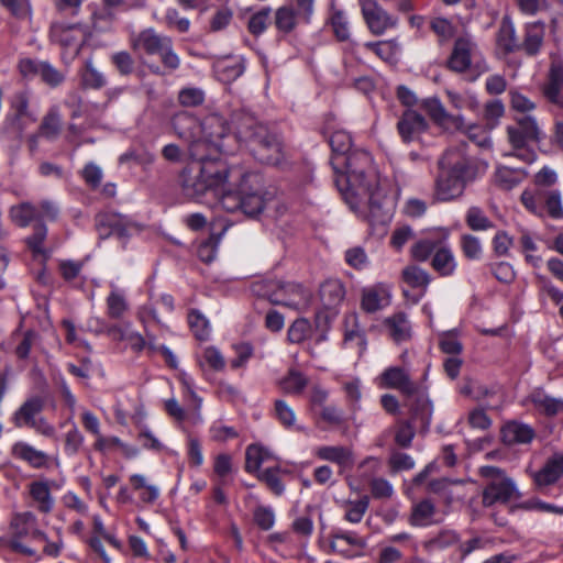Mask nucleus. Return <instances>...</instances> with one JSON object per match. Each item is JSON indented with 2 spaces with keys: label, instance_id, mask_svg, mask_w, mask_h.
<instances>
[{
  "label": "nucleus",
  "instance_id": "obj_29",
  "mask_svg": "<svg viewBox=\"0 0 563 563\" xmlns=\"http://www.w3.org/2000/svg\"><path fill=\"white\" fill-rule=\"evenodd\" d=\"M213 192L220 196V203L224 210L229 212L241 210L240 180L236 179V176L229 177L225 185Z\"/></svg>",
  "mask_w": 563,
  "mask_h": 563
},
{
  "label": "nucleus",
  "instance_id": "obj_43",
  "mask_svg": "<svg viewBox=\"0 0 563 563\" xmlns=\"http://www.w3.org/2000/svg\"><path fill=\"white\" fill-rule=\"evenodd\" d=\"M532 404L547 416H555L563 410V400L550 397L541 391L531 395Z\"/></svg>",
  "mask_w": 563,
  "mask_h": 563
},
{
  "label": "nucleus",
  "instance_id": "obj_5",
  "mask_svg": "<svg viewBox=\"0 0 563 563\" xmlns=\"http://www.w3.org/2000/svg\"><path fill=\"white\" fill-rule=\"evenodd\" d=\"M130 47L135 53L158 55L163 66L174 71L180 66V58L174 51L173 40L158 33L154 27H146L140 32L131 33Z\"/></svg>",
  "mask_w": 563,
  "mask_h": 563
},
{
  "label": "nucleus",
  "instance_id": "obj_60",
  "mask_svg": "<svg viewBox=\"0 0 563 563\" xmlns=\"http://www.w3.org/2000/svg\"><path fill=\"white\" fill-rule=\"evenodd\" d=\"M310 332V322L303 318L297 319L288 329V340L291 343H300L309 336Z\"/></svg>",
  "mask_w": 563,
  "mask_h": 563
},
{
  "label": "nucleus",
  "instance_id": "obj_34",
  "mask_svg": "<svg viewBox=\"0 0 563 563\" xmlns=\"http://www.w3.org/2000/svg\"><path fill=\"white\" fill-rule=\"evenodd\" d=\"M534 437V431L528 426L519 422H509L501 429L504 443L508 445L529 443Z\"/></svg>",
  "mask_w": 563,
  "mask_h": 563
},
{
  "label": "nucleus",
  "instance_id": "obj_63",
  "mask_svg": "<svg viewBox=\"0 0 563 563\" xmlns=\"http://www.w3.org/2000/svg\"><path fill=\"white\" fill-rule=\"evenodd\" d=\"M84 435L79 429L74 424L70 430L65 434L64 451L68 456L76 455L84 444Z\"/></svg>",
  "mask_w": 563,
  "mask_h": 563
},
{
  "label": "nucleus",
  "instance_id": "obj_64",
  "mask_svg": "<svg viewBox=\"0 0 563 563\" xmlns=\"http://www.w3.org/2000/svg\"><path fill=\"white\" fill-rule=\"evenodd\" d=\"M415 438V429L410 420L400 421L396 428L395 442L400 448H409Z\"/></svg>",
  "mask_w": 563,
  "mask_h": 563
},
{
  "label": "nucleus",
  "instance_id": "obj_44",
  "mask_svg": "<svg viewBox=\"0 0 563 563\" xmlns=\"http://www.w3.org/2000/svg\"><path fill=\"white\" fill-rule=\"evenodd\" d=\"M460 249L463 256L468 261H479L483 257L482 242L473 234L461 235Z\"/></svg>",
  "mask_w": 563,
  "mask_h": 563
},
{
  "label": "nucleus",
  "instance_id": "obj_17",
  "mask_svg": "<svg viewBox=\"0 0 563 563\" xmlns=\"http://www.w3.org/2000/svg\"><path fill=\"white\" fill-rule=\"evenodd\" d=\"M10 111L7 121L21 137L24 130L37 119L30 108V93L26 90L16 91L12 95Z\"/></svg>",
  "mask_w": 563,
  "mask_h": 563
},
{
  "label": "nucleus",
  "instance_id": "obj_11",
  "mask_svg": "<svg viewBox=\"0 0 563 563\" xmlns=\"http://www.w3.org/2000/svg\"><path fill=\"white\" fill-rule=\"evenodd\" d=\"M236 179L240 180L241 211L253 217L261 213L265 207L263 177L257 173H243L240 168Z\"/></svg>",
  "mask_w": 563,
  "mask_h": 563
},
{
  "label": "nucleus",
  "instance_id": "obj_7",
  "mask_svg": "<svg viewBox=\"0 0 563 563\" xmlns=\"http://www.w3.org/2000/svg\"><path fill=\"white\" fill-rule=\"evenodd\" d=\"M44 408L45 400L43 397L38 395L31 396L13 412L11 422L15 428L33 429L43 437L54 438L56 435L55 427L41 416Z\"/></svg>",
  "mask_w": 563,
  "mask_h": 563
},
{
  "label": "nucleus",
  "instance_id": "obj_10",
  "mask_svg": "<svg viewBox=\"0 0 563 563\" xmlns=\"http://www.w3.org/2000/svg\"><path fill=\"white\" fill-rule=\"evenodd\" d=\"M170 123L175 134L188 143L189 157L201 158L207 148L201 135L202 122L188 111H179L173 115Z\"/></svg>",
  "mask_w": 563,
  "mask_h": 563
},
{
  "label": "nucleus",
  "instance_id": "obj_42",
  "mask_svg": "<svg viewBox=\"0 0 563 563\" xmlns=\"http://www.w3.org/2000/svg\"><path fill=\"white\" fill-rule=\"evenodd\" d=\"M269 456L268 451L258 444H251L245 451V471L247 473H256L261 465Z\"/></svg>",
  "mask_w": 563,
  "mask_h": 563
},
{
  "label": "nucleus",
  "instance_id": "obj_22",
  "mask_svg": "<svg viewBox=\"0 0 563 563\" xmlns=\"http://www.w3.org/2000/svg\"><path fill=\"white\" fill-rule=\"evenodd\" d=\"M422 109L437 124L441 126L446 129L454 128L456 130L464 128L463 117L448 113L444 106L438 98H428L423 100Z\"/></svg>",
  "mask_w": 563,
  "mask_h": 563
},
{
  "label": "nucleus",
  "instance_id": "obj_8",
  "mask_svg": "<svg viewBox=\"0 0 563 563\" xmlns=\"http://www.w3.org/2000/svg\"><path fill=\"white\" fill-rule=\"evenodd\" d=\"M479 473L483 477L490 479L483 490V505L485 507H490L496 503L507 504L520 497L515 482L506 476L501 468L483 466Z\"/></svg>",
  "mask_w": 563,
  "mask_h": 563
},
{
  "label": "nucleus",
  "instance_id": "obj_62",
  "mask_svg": "<svg viewBox=\"0 0 563 563\" xmlns=\"http://www.w3.org/2000/svg\"><path fill=\"white\" fill-rule=\"evenodd\" d=\"M276 419L287 429L292 428L296 422V415L292 408L285 400L277 399L274 406Z\"/></svg>",
  "mask_w": 563,
  "mask_h": 563
},
{
  "label": "nucleus",
  "instance_id": "obj_35",
  "mask_svg": "<svg viewBox=\"0 0 563 563\" xmlns=\"http://www.w3.org/2000/svg\"><path fill=\"white\" fill-rule=\"evenodd\" d=\"M401 278L409 287L419 289L422 292L427 291L431 283L430 274L417 265L406 266L401 272Z\"/></svg>",
  "mask_w": 563,
  "mask_h": 563
},
{
  "label": "nucleus",
  "instance_id": "obj_47",
  "mask_svg": "<svg viewBox=\"0 0 563 563\" xmlns=\"http://www.w3.org/2000/svg\"><path fill=\"white\" fill-rule=\"evenodd\" d=\"M465 222L467 227L473 231H486L494 228L493 221H490L485 212L479 207H471L466 211Z\"/></svg>",
  "mask_w": 563,
  "mask_h": 563
},
{
  "label": "nucleus",
  "instance_id": "obj_21",
  "mask_svg": "<svg viewBox=\"0 0 563 563\" xmlns=\"http://www.w3.org/2000/svg\"><path fill=\"white\" fill-rule=\"evenodd\" d=\"M412 397H415V400L410 406V421L419 423L420 430L427 432L431 423L433 406L427 395L426 387L420 386L419 393Z\"/></svg>",
  "mask_w": 563,
  "mask_h": 563
},
{
  "label": "nucleus",
  "instance_id": "obj_51",
  "mask_svg": "<svg viewBox=\"0 0 563 563\" xmlns=\"http://www.w3.org/2000/svg\"><path fill=\"white\" fill-rule=\"evenodd\" d=\"M46 236L47 227L43 222H37L33 228V233L25 239V243L34 254H44V242Z\"/></svg>",
  "mask_w": 563,
  "mask_h": 563
},
{
  "label": "nucleus",
  "instance_id": "obj_31",
  "mask_svg": "<svg viewBox=\"0 0 563 563\" xmlns=\"http://www.w3.org/2000/svg\"><path fill=\"white\" fill-rule=\"evenodd\" d=\"M110 292L106 298L107 316L112 320H122L130 310L124 292L111 283Z\"/></svg>",
  "mask_w": 563,
  "mask_h": 563
},
{
  "label": "nucleus",
  "instance_id": "obj_30",
  "mask_svg": "<svg viewBox=\"0 0 563 563\" xmlns=\"http://www.w3.org/2000/svg\"><path fill=\"white\" fill-rule=\"evenodd\" d=\"M316 456L322 461L338 464L345 468L353 464L352 450L341 445H323L316 450Z\"/></svg>",
  "mask_w": 563,
  "mask_h": 563
},
{
  "label": "nucleus",
  "instance_id": "obj_54",
  "mask_svg": "<svg viewBox=\"0 0 563 563\" xmlns=\"http://www.w3.org/2000/svg\"><path fill=\"white\" fill-rule=\"evenodd\" d=\"M112 65L122 76H129L134 71L135 60L126 51L113 53L110 57Z\"/></svg>",
  "mask_w": 563,
  "mask_h": 563
},
{
  "label": "nucleus",
  "instance_id": "obj_20",
  "mask_svg": "<svg viewBox=\"0 0 563 563\" xmlns=\"http://www.w3.org/2000/svg\"><path fill=\"white\" fill-rule=\"evenodd\" d=\"M427 129L424 117L413 110H406L397 122L398 133L405 143L418 140Z\"/></svg>",
  "mask_w": 563,
  "mask_h": 563
},
{
  "label": "nucleus",
  "instance_id": "obj_1",
  "mask_svg": "<svg viewBox=\"0 0 563 563\" xmlns=\"http://www.w3.org/2000/svg\"><path fill=\"white\" fill-rule=\"evenodd\" d=\"M334 185L351 209L371 225H385L393 218L394 203L376 175L368 152L354 148L331 158Z\"/></svg>",
  "mask_w": 563,
  "mask_h": 563
},
{
  "label": "nucleus",
  "instance_id": "obj_33",
  "mask_svg": "<svg viewBox=\"0 0 563 563\" xmlns=\"http://www.w3.org/2000/svg\"><path fill=\"white\" fill-rule=\"evenodd\" d=\"M319 295L324 308L334 309L343 301L345 288L341 280L328 279L321 284Z\"/></svg>",
  "mask_w": 563,
  "mask_h": 563
},
{
  "label": "nucleus",
  "instance_id": "obj_6",
  "mask_svg": "<svg viewBox=\"0 0 563 563\" xmlns=\"http://www.w3.org/2000/svg\"><path fill=\"white\" fill-rule=\"evenodd\" d=\"M48 36L49 41L62 49L63 59L71 62L80 54L91 32L86 23L55 20L49 25Z\"/></svg>",
  "mask_w": 563,
  "mask_h": 563
},
{
  "label": "nucleus",
  "instance_id": "obj_40",
  "mask_svg": "<svg viewBox=\"0 0 563 563\" xmlns=\"http://www.w3.org/2000/svg\"><path fill=\"white\" fill-rule=\"evenodd\" d=\"M298 13L291 5L279 7L275 11L274 24L282 33H290L297 25Z\"/></svg>",
  "mask_w": 563,
  "mask_h": 563
},
{
  "label": "nucleus",
  "instance_id": "obj_26",
  "mask_svg": "<svg viewBox=\"0 0 563 563\" xmlns=\"http://www.w3.org/2000/svg\"><path fill=\"white\" fill-rule=\"evenodd\" d=\"M545 36V24L541 21L531 22L525 26L523 41L519 44L528 56H536L541 52Z\"/></svg>",
  "mask_w": 563,
  "mask_h": 563
},
{
  "label": "nucleus",
  "instance_id": "obj_24",
  "mask_svg": "<svg viewBox=\"0 0 563 563\" xmlns=\"http://www.w3.org/2000/svg\"><path fill=\"white\" fill-rule=\"evenodd\" d=\"M531 475L539 489L556 483L563 475V455L556 454L552 456L541 470L533 472Z\"/></svg>",
  "mask_w": 563,
  "mask_h": 563
},
{
  "label": "nucleus",
  "instance_id": "obj_36",
  "mask_svg": "<svg viewBox=\"0 0 563 563\" xmlns=\"http://www.w3.org/2000/svg\"><path fill=\"white\" fill-rule=\"evenodd\" d=\"M385 325L395 342H402L410 338V323L404 312H398L387 318Z\"/></svg>",
  "mask_w": 563,
  "mask_h": 563
},
{
  "label": "nucleus",
  "instance_id": "obj_32",
  "mask_svg": "<svg viewBox=\"0 0 563 563\" xmlns=\"http://www.w3.org/2000/svg\"><path fill=\"white\" fill-rule=\"evenodd\" d=\"M496 43L505 54L520 49L519 43L517 42L516 29L509 15H504L500 21L496 34Z\"/></svg>",
  "mask_w": 563,
  "mask_h": 563
},
{
  "label": "nucleus",
  "instance_id": "obj_23",
  "mask_svg": "<svg viewBox=\"0 0 563 563\" xmlns=\"http://www.w3.org/2000/svg\"><path fill=\"white\" fill-rule=\"evenodd\" d=\"M390 303V292L384 284H376L362 290L361 307L367 313L376 312Z\"/></svg>",
  "mask_w": 563,
  "mask_h": 563
},
{
  "label": "nucleus",
  "instance_id": "obj_25",
  "mask_svg": "<svg viewBox=\"0 0 563 563\" xmlns=\"http://www.w3.org/2000/svg\"><path fill=\"white\" fill-rule=\"evenodd\" d=\"M11 455L25 462L33 468H43L48 465L49 456L41 450L24 441L15 442L11 448Z\"/></svg>",
  "mask_w": 563,
  "mask_h": 563
},
{
  "label": "nucleus",
  "instance_id": "obj_19",
  "mask_svg": "<svg viewBox=\"0 0 563 563\" xmlns=\"http://www.w3.org/2000/svg\"><path fill=\"white\" fill-rule=\"evenodd\" d=\"M132 223L123 216L113 212L99 213L96 217V229L100 239L111 235L123 238L128 235Z\"/></svg>",
  "mask_w": 563,
  "mask_h": 563
},
{
  "label": "nucleus",
  "instance_id": "obj_61",
  "mask_svg": "<svg viewBox=\"0 0 563 563\" xmlns=\"http://www.w3.org/2000/svg\"><path fill=\"white\" fill-rule=\"evenodd\" d=\"M369 505L367 496L358 500L350 501L346 506L345 519L352 523H357L362 520Z\"/></svg>",
  "mask_w": 563,
  "mask_h": 563
},
{
  "label": "nucleus",
  "instance_id": "obj_13",
  "mask_svg": "<svg viewBox=\"0 0 563 563\" xmlns=\"http://www.w3.org/2000/svg\"><path fill=\"white\" fill-rule=\"evenodd\" d=\"M229 131V124L221 114L211 113L207 115L202 121L201 129L202 140L207 143L205 153L212 156H214L213 153H230L231 148L225 143L228 139H231Z\"/></svg>",
  "mask_w": 563,
  "mask_h": 563
},
{
  "label": "nucleus",
  "instance_id": "obj_27",
  "mask_svg": "<svg viewBox=\"0 0 563 563\" xmlns=\"http://www.w3.org/2000/svg\"><path fill=\"white\" fill-rule=\"evenodd\" d=\"M431 267L441 277H451L457 268V261L452 249L441 243L431 258Z\"/></svg>",
  "mask_w": 563,
  "mask_h": 563
},
{
  "label": "nucleus",
  "instance_id": "obj_15",
  "mask_svg": "<svg viewBox=\"0 0 563 563\" xmlns=\"http://www.w3.org/2000/svg\"><path fill=\"white\" fill-rule=\"evenodd\" d=\"M479 56L477 43L470 35L459 36L448 58V67L455 73H465L472 67L473 62L477 67L482 66Z\"/></svg>",
  "mask_w": 563,
  "mask_h": 563
},
{
  "label": "nucleus",
  "instance_id": "obj_57",
  "mask_svg": "<svg viewBox=\"0 0 563 563\" xmlns=\"http://www.w3.org/2000/svg\"><path fill=\"white\" fill-rule=\"evenodd\" d=\"M0 3L16 19H27L32 14L30 0H0Z\"/></svg>",
  "mask_w": 563,
  "mask_h": 563
},
{
  "label": "nucleus",
  "instance_id": "obj_46",
  "mask_svg": "<svg viewBox=\"0 0 563 563\" xmlns=\"http://www.w3.org/2000/svg\"><path fill=\"white\" fill-rule=\"evenodd\" d=\"M272 9L264 7L261 10L253 13L247 22V30L254 36L263 34L272 21Z\"/></svg>",
  "mask_w": 563,
  "mask_h": 563
},
{
  "label": "nucleus",
  "instance_id": "obj_9",
  "mask_svg": "<svg viewBox=\"0 0 563 563\" xmlns=\"http://www.w3.org/2000/svg\"><path fill=\"white\" fill-rule=\"evenodd\" d=\"M262 288L264 296L274 303L282 305L294 310L307 308L311 298L310 292L298 283H285L282 280H266Z\"/></svg>",
  "mask_w": 563,
  "mask_h": 563
},
{
  "label": "nucleus",
  "instance_id": "obj_14",
  "mask_svg": "<svg viewBox=\"0 0 563 563\" xmlns=\"http://www.w3.org/2000/svg\"><path fill=\"white\" fill-rule=\"evenodd\" d=\"M361 14L371 34L384 35L398 26V18L390 14L377 0H357Z\"/></svg>",
  "mask_w": 563,
  "mask_h": 563
},
{
  "label": "nucleus",
  "instance_id": "obj_45",
  "mask_svg": "<svg viewBox=\"0 0 563 563\" xmlns=\"http://www.w3.org/2000/svg\"><path fill=\"white\" fill-rule=\"evenodd\" d=\"M329 144L332 150V157L335 158L339 155H347L354 148H352V137L349 132L344 130L334 131L329 139Z\"/></svg>",
  "mask_w": 563,
  "mask_h": 563
},
{
  "label": "nucleus",
  "instance_id": "obj_48",
  "mask_svg": "<svg viewBox=\"0 0 563 563\" xmlns=\"http://www.w3.org/2000/svg\"><path fill=\"white\" fill-rule=\"evenodd\" d=\"M106 84L104 75L92 65L91 60H87L81 71V85L89 89H101Z\"/></svg>",
  "mask_w": 563,
  "mask_h": 563
},
{
  "label": "nucleus",
  "instance_id": "obj_18",
  "mask_svg": "<svg viewBox=\"0 0 563 563\" xmlns=\"http://www.w3.org/2000/svg\"><path fill=\"white\" fill-rule=\"evenodd\" d=\"M378 379L380 387L397 389L406 397L419 393L421 386L411 379L408 371L399 366L387 367Z\"/></svg>",
  "mask_w": 563,
  "mask_h": 563
},
{
  "label": "nucleus",
  "instance_id": "obj_3",
  "mask_svg": "<svg viewBox=\"0 0 563 563\" xmlns=\"http://www.w3.org/2000/svg\"><path fill=\"white\" fill-rule=\"evenodd\" d=\"M190 159L179 175L181 191L190 199H198L207 191H217L225 185L229 177L239 175V170L229 167L220 156L202 152L201 158Z\"/></svg>",
  "mask_w": 563,
  "mask_h": 563
},
{
  "label": "nucleus",
  "instance_id": "obj_16",
  "mask_svg": "<svg viewBox=\"0 0 563 563\" xmlns=\"http://www.w3.org/2000/svg\"><path fill=\"white\" fill-rule=\"evenodd\" d=\"M543 98L563 117V62L552 59L543 84L540 86Z\"/></svg>",
  "mask_w": 563,
  "mask_h": 563
},
{
  "label": "nucleus",
  "instance_id": "obj_49",
  "mask_svg": "<svg viewBox=\"0 0 563 563\" xmlns=\"http://www.w3.org/2000/svg\"><path fill=\"white\" fill-rule=\"evenodd\" d=\"M397 46L396 40L364 43L365 48L372 51L376 56L385 62H389L395 58Z\"/></svg>",
  "mask_w": 563,
  "mask_h": 563
},
{
  "label": "nucleus",
  "instance_id": "obj_53",
  "mask_svg": "<svg viewBox=\"0 0 563 563\" xmlns=\"http://www.w3.org/2000/svg\"><path fill=\"white\" fill-rule=\"evenodd\" d=\"M258 479L276 495L280 496L285 492V486L279 477L278 467H269L260 472L257 475Z\"/></svg>",
  "mask_w": 563,
  "mask_h": 563
},
{
  "label": "nucleus",
  "instance_id": "obj_56",
  "mask_svg": "<svg viewBox=\"0 0 563 563\" xmlns=\"http://www.w3.org/2000/svg\"><path fill=\"white\" fill-rule=\"evenodd\" d=\"M219 71L224 80H235L245 70L244 59H230L219 64Z\"/></svg>",
  "mask_w": 563,
  "mask_h": 563
},
{
  "label": "nucleus",
  "instance_id": "obj_2",
  "mask_svg": "<svg viewBox=\"0 0 563 563\" xmlns=\"http://www.w3.org/2000/svg\"><path fill=\"white\" fill-rule=\"evenodd\" d=\"M465 145L448 150L439 161V175L435 180V196L439 200L449 201L460 197L467 183L476 179L487 169L481 163L466 155Z\"/></svg>",
  "mask_w": 563,
  "mask_h": 563
},
{
  "label": "nucleus",
  "instance_id": "obj_4",
  "mask_svg": "<svg viewBox=\"0 0 563 563\" xmlns=\"http://www.w3.org/2000/svg\"><path fill=\"white\" fill-rule=\"evenodd\" d=\"M236 136L246 143L253 157L262 164L276 165L283 159L282 144L267 126L250 113L235 115Z\"/></svg>",
  "mask_w": 563,
  "mask_h": 563
},
{
  "label": "nucleus",
  "instance_id": "obj_55",
  "mask_svg": "<svg viewBox=\"0 0 563 563\" xmlns=\"http://www.w3.org/2000/svg\"><path fill=\"white\" fill-rule=\"evenodd\" d=\"M203 101L205 92L199 88L186 87L178 92V102L183 107H198L202 104Z\"/></svg>",
  "mask_w": 563,
  "mask_h": 563
},
{
  "label": "nucleus",
  "instance_id": "obj_41",
  "mask_svg": "<svg viewBox=\"0 0 563 563\" xmlns=\"http://www.w3.org/2000/svg\"><path fill=\"white\" fill-rule=\"evenodd\" d=\"M329 23L338 41L349 42L351 40L350 24L344 11L332 9Z\"/></svg>",
  "mask_w": 563,
  "mask_h": 563
},
{
  "label": "nucleus",
  "instance_id": "obj_58",
  "mask_svg": "<svg viewBox=\"0 0 563 563\" xmlns=\"http://www.w3.org/2000/svg\"><path fill=\"white\" fill-rule=\"evenodd\" d=\"M308 384L305 375L297 371H290L289 374L282 380V387L286 393L299 394Z\"/></svg>",
  "mask_w": 563,
  "mask_h": 563
},
{
  "label": "nucleus",
  "instance_id": "obj_39",
  "mask_svg": "<svg viewBox=\"0 0 563 563\" xmlns=\"http://www.w3.org/2000/svg\"><path fill=\"white\" fill-rule=\"evenodd\" d=\"M62 129V118L57 107H52L43 117L38 126L40 135L47 140H55Z\"/></svg>",
  "mask_w": 563,
  "mask_h": 563
},
{
  "label": "nucleus",
  "instance_id": "obj_37",
  "mask_svg": "<svg viewBox=\"0 0 563 563\" xmlns=\"http://www.w3.org/2000/svg\"><path fill=\"white\" fill-rule=\"evenodd\" d=\"M11 530L16 537H29L31 536L34 540L36 539V517L30 512L16 514L11 521Z\"/></svg>",
  "mask_w": 563,
  "mask_h": 563
},
{
  "label": "nucleus",
  "instance_id": "obj_52",
  "mask_svg": "<svg viewBox=\"0 0 563 563\" xmlns=\"http://www.w3.org/2000/svg\"><path fill=\"white\" fill-rule=\"evenodd\" d=\"M188 323L198 340L205 341L208 339L210 334V325L203 314L197 310H191L188 314Z\"/></svg>",
  "mask_w": 563,
  "mask_h": 563
},
{
  "label": "nucleus",
  "instance_id": "obj_50",
  "mask_svg": "<svg viewBox=\"0 0 563 563\" xmlns=\"http://www.w3.org/2000/svg\"><path fill=\"white\" fill-rule=\"evenodd\" d=\"M442 241L422 239L411 246V255L418 262H426L435 253Z\"/></svg>",
  "mask_w": 563,
  "mask_h": 563
},
{
  "label": "nucleus",
  "instance_id": "obj_12",
  "mask_svg": "<svg viewBox=\"0 0 563 563\" xmlns=\"http://www.w3.org/2000/svg\"><path fill=\"white\" fill-rule=\"evenodd\" d=\"M521 202L531 213L544 217L547 213L551 219H563V203L561 192L556 189L538 190L537 192L523 191Z\"/></svg>",
  "mask_w": 563,
  "mask_h": 563
},
{
  "label": "nucleus",
  "instance_id": "obj_28",
  "mask_svg": "<svg viewBox=\"0 0 563 563\" xmlns=\"http://www.w3.org/2000/svg\"><path fill=\"white\" fill-rule=\"evenodd\" d=\"M53 486H55V482L46 479L35 481L29 485L30 495L41 512L48 514L54 507V498L51 494Z\"/></svg>",
  "mask_w": 563,
  "mask_h": 563
},
{
  "label": "nucleus",
  "instance_id": "obj_59",
  "mask_svg": "<svg viewBox=\"0 0 563 563\" xmlns=\"http://www.w3.org/2000/svg\"><path fill=\"white\" fill-rule=\"evenodd\" d=\"M434 515L433 504L426 499L415 506L411 520L413 525L426 526L430 522V519Z\"/></svg>",
  "mask_w": 563,
  "mask_h": 563
},
{
  "label": "nucleus",
  "instance_id": "obj_38",
  "mask_svg": "<svg viewBox=\"0 0 563 563\" xmlns=\"http://www.w3.org/2000/svg\"><path fill=\"white\" fill-rule=\"evenodd\" d=\"M11 220L21 228H26L31 222L38 220V208L31 202H21L10 209Z\"/></svg>",
  "mask_w": 563,
  "mask_h": 563
}]
</instances>
